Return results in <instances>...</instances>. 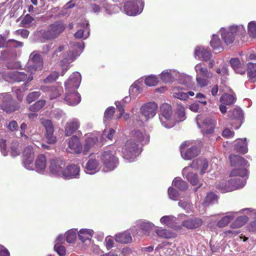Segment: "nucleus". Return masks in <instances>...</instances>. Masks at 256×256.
<instances>
[{
	"instance_id": "nucleus-1",
	"label": "nucleus",
	"mask_w": 256,
	"mask_h": 256,
	"mask_svg": "<svg viewBox=\"0 0 256 256\" xmlns=\"http://www.w3.org/2000/svg\"><path fill=\"white\" fill-rule=\"evenodd\" d=\"M66 28L62 20H58L49 24L46 30L42 32V38L46 40H54L64 32Z\"/></svg>"
},
{
	"instance_id": "nucleus-2",
	"label": "nucleus",
	"mask_w": 256,
	"mask_h": 256,
	"mask_svg": "<svg viewBox=\"0 0 256 256\" xmlns=\"http://www.w3.org/2000/svg\"><path fill=\"white\" fill-rule=\"evenodd\" d=\"M100 160L104 168L108 170H114L118 164V159L114 150L106 148L100 154Z\"/></svg>"
},
{
	"instance_id": "nucleus-3",
	"label": "nucleus",
	"mask_w": 256,
	"mask_h": 256,
	"mask_svg": "<svg viewBox=\"0 0 256 256\" xmlns=\"http://www.w3.org/2000/svg\"><path fill=\"white\" fill-rule=\"evenodd\" d=\"M138 146V144L135 142V139L128 140L122 148L123 158L130 160L134 159L140 152Z\"/></svg>"
},
{
	"instance_id": "nucleus-4",
	"label": "nucleus",
	"mask_w": 256,
	"mask_h": 256,
	"mask_svg": "<svg viewBox=\"0 0 256 256\" xmlns=\"http://www.w3.org/2000/svg\"><path fill=\"white\" fill-rule=\"evenodd\" d=\"M2 96V99L0 107L4 111L10 114L20 110V103L14 100L11 94L4 93Z\"/></svg>"
},
{
	"instance_id": "nucleus-5",
	"label": "nucleus",
	"mask_w": 256,
	"mask_h": 256,
	"mask_svg": "<svg viewBox=\"0 0 256 256\" xmlns=\"http://www.w3.org/2000/svg\"><path fill=\"white\" fill-rule=\"evenodd\" d=\"M182 158L186 160H192L196 157L200 152V149L196 146L192 145L188 141L182 142L180 146Z\"/></svg>"
},
{
	"instance_id": "nucleus-6",
	"label": "nucleus",
	"mask_w": 256,
	"mask_h": 256,
	"mask_svg": "<svg viewBox=\"0 0 256 256\" xmlns=\"http://www.w3.org/2000/svg\"><path fill=\"white\" fill-rule=\"evenodd\" d=\"M44 66V60L40 54L34 51L30 56L27 66V70L31 74H34L38 70H41Z\"/></svg>"
},
{
	"instance_id": "nucleus-7",
	"label": "nucleus",
	"mask_w": 256,
	"mask_h": 256,
	"mask_svg": "<svg viewBox=\"0 0 256 256\" xmlns=\"http://www.w3.org/2000/svg\"><path fill=\"white\" fill-rule=\"evenodd\" d=\"M245 183L246 182L242 178H234L226 182L224 184H220L219 186L222 192H226L242 188L244 186Z\"/></svg>"
},
{
	"instance_id": "nucleus-8",
	"label": "nucleus",
	"mask_w": 256,
	"mask_h": 256,
	"mask_svg": "<svg viewBox=\"0 0 256 256\" xmlns=\"http://www.w3.org/2000/svg\"><path fill=\"white\" fill-rule=\"evenodd\" d=\"M160 114L159 118L162 124L166 128H170L172 110L171 106L168 104H164L160 106Z\"/></svg>"
},
{
	"instance_id": "nucleus-9",
	"label": "nucleus",
	"mask_w": 256,
	"mask_h": 256,
	"mask_svg": "<svg viewBox=\"0 0 256 256\" xmlns=\"http://www.w3.org/2000/svg\"><path fill=\"white\" fill-rule=\"evenodd\" d=\"M143 2L140 0L128 1L124 4V10L126 14L134 16L141 12Z\"/></svg>"
},
{
	"instance_id": "nucleus-10",
	"label": "nucleus",
	"mask_w": 256,
	"mask_h": 256,
	"mask_svg": "<svg viewBox=\"0 0 256 256\" xmlns=\"http://www.w3.org/2000/svg\"><path fill=\"white\" fill-rule=\"evenodd\" d=\"M64 166V162L60 158H52L50 161V170L53 174L61 176Z\"/></svg>"
},
{
	"instance_id": "nucleus-11",
	"label": "nucleus",
	"mask_w": 256,
	"mask_h": 256,
	"mask_svg": "<svg viewBox=\"0 0 256 256\" xmlns=\"http://www.w3.org/2000/svg\"><path fill=\"white\" fill-rule=\"evenodd\" d=\"M80 73H74L65 82L66 90L67 91L76 90L80 86Z\"/></svg>"
},
{
	"instance_id": "nucleus-12",
	"label": "nucleus",
	"mask_w": 256,
	"mask_h": 256,
	"mask_svg": "<svg viewBox=\"0 0 256 256\" xmlns=\"http://www.w3.org/2000/svg\"><path fill=\"white\" fill-rule=\"evenodd\" d=\"M41 124L45 128L46 131V138L49 144H52L56 142V138L54 136V128L53 124L50 120H42Z\"/></svg>"
},
{
	"instance_id": "nucleus-13",
	"label": "nucleus",
	"mask_w": 256,
	"mask_h": 256,
	"mask_svg": "<svg viewBox=\"0 0 256 256\" xmlns=\"http://www.w3.org/2000/svg\"><path fill=\"white\" fill-rule=\"evenodd\" d=\"M204 222L201 218L192 216L183 220L182 226L188 230H195L200 228Z\"/></svg>"
},
{
	"instance_id": "nucleus-14",
	"label": "nucleus",
	"mask_w": 256,
	"mask_h": 256,
	"mask_svg": "<svg viewBox=\"0 0 256 256\" xmlns=\"http://www.w3.org/2000/svg\"><path fill=\"white\" fill-rule=\"evenodd\" d=\"M239 28L238 26H232L222 33V38L226 45L234 42Z\"/></svg>"
},
{
	"instance_id": "nucleus-15",
	"label": "nucleus",
	"mask_w": 256,
	"mask_h": 256,
	"mask_svg": "<svg viewBox=\"0 0 256 256\" xmlns=\"http://www.w3.org/2000/svg\"><path fill=\"white\" fill-rule=\"evenodd\" d=\"M157 104L154 102H148L140 108L142 114L147 118H153L156 114Z\"/></svg>"
},
{
	"instance_id": "nucleus-16",
	"label": "nucleus",
	"mask_w": 256,
	"mask_h": 256,
	"mask_svg": "<svg viewBox=\"0 0 256 256\" xmlns=\"http://www.w3.org/2000/svg\"><path fill=\"white\" fill-rule=\"evenodd\" d=\"M80 171V168L76 165H69L63 170L61 176L66 180L78 178Z\"/></svg>"
},
{
	"instance_id": "nucleus-17",
	"label": "nucleus",
	"mask_w": 256,
	"mask_h": 256,
	"mask_svg": "<svg viewBox=\"0 0 256 256\" xmlns=\"http://www.w3.org/2000/svg\"><path fill=\"white\" fill-rule=\"evenodd\" d=\"M22 157L24 166L28 168L34 160V154L33 147L31 146H26L22 152Z\"/></svg>"
},
{
	"instance_id": "nucleus-18",
	"label": "nucleus",
	"mask_w": 256,
	"mask_h": 256,
	"mask_svg": "<svg viewBox=\"0 0 256 256\" xmlns=\"http://www.w3.org/2000/svg\"><path fill=\"white\" fill-rule=\"evenodd\" d=\"M40 89L44 92L48 94L50 100H53L58 97L63 92L62 87H58L56 86H42Z\"/></svg>"
},
{
	"instance_id": "nucleus-19",
	"label": "nucleus",
	"mask_w": 256,
	"mask_h": 256,
	"mask_svg": "<svg viewBox=\"0 0 256 256\" xmlns=\"http://www.w3.org/2000/svg\"><path fill=\"white\" fill-rule=\"evenodd\" d=\"M68 148L70 150L72 153L82 152V145L78 136H73L68 140Z\"/></svg>"
},
{
	"instance_id": "nucleus-20",
	"label": "nucleus",
	"mask_w": 256,
	"mask_h": 256,
	"mask_svg": "<svg viewBox=\"0 0 256 256\" xmlns=\"http://www.w3.org/2000/svg\"><path fill=\"white\" fill-rule=\"evenodd\" d=\"M80 122L78 118H74L69 120L64 127L66 136H72L80 128Z\"/></svg>"
},
{
	"instance_id": "nucleus-21",
	"label": "nucleus",
	"mask_w": 256,
	"mask_h": 256,
	"mask_svg": "<svg viewBox=\"0 0 256 256\" xmlns=\"http://www.w3.org/2000/svg\"><path fill=\"white\" fill-rule=\"evenodd\" d=\"M216 122L210 118H206L202 122L201 128L203 134L213 133L216 126Z\"/></svg>"
},
{
	"instance_id": "nucleus-22",
	"label": "nucleus",
	"mask_w": 256,
	"mask_h": 256,
	"mask_svg": "<svg viewBox=\"0 0 256 256\" xmlns=\"http://www.w3.org/2000/svg\"><path fill=\"white\" fill-rule=\"evenodd\" d=\"M64 100L68 104L74 106L80 102L81 97L76 90L68 91L66 94Z\"/></svg>"
},
{
	"instance_id": "nucleus-23",
	"label": "nucleus",
	"mask_w": 256,
	"mask_h": 256,
	"mask_svg": "<svg viewBox=\"0 0 256 256\" xmlns=\"http://www.w3.org/2000/svg\"><path fill=\"white\" fill-rule=\"evenodd\" d=\"M196 57L204 61L207 62L210 60L212 56L210 51L204 47L197 46L194 50Z\"/></svg>"
},
{
	"instance_id": "nucleus-24",
	"label": "nucleus",
	"mask_w": 256,
	"mask_h": 256,
	"mask_svg": "<svg viewBox=\"0 0 256 256\" xmlns=\"http://www.w3.org/2000/svg\"><path fill=\"white\" fill-rule=\"evenodd\" d=\"M115 240L120 244H128L132 242V237L130 233L127 231L120 232L114 236Z\"/></svg>"
},
{
	"instance_id": "nucleus-25",
	"label": "nucleus",
	"mask_w": 256,
	"mask_h": 256,
	"mask_svg": "<svg viewBox=\"0 0 256 256\" xmlns=\"http://www.w3.org/2000/svg\"><path fill=\"white\" fill-rule=\"evenodd\" d=\"M12 78L18 82H29L32 80V74L28 76L24 72H14L12 74Z\"/></svg>"
},
{
	"instance_id": "nucleus-26",
	"label": "nucleus",
	"mask_w": 256,
	"mask_h": 256,
	"mask_svg": "<svg viewBox=\"0 0 256 256\" xmlns=\"http://www.w3.org/2000/svg\"><path fill=\"white\" fill-rule=\"evenodd\" d=\"M230 64L236 73L244 74L246 72V69L243 64L240 62L238 58H231Z\"/></svg>"
},
{
	"instance_id": "nucleus-27",
	"label": "nucleus",
	"mask_w": 256,
	"mask_h": 256,
	"mask_svg": "<svg viewBox=\"0 0 256 256\" xmlns=\"http://www.w3.org/2000/svg\"><path fill=\"white\" fill-rule=\"evenodd\" d=\"M230 160L232 166H246L248 163V161L244 158L238 155H230Z\"/></svg>"
},
{
	"instance_id": "nucleus-28",
	"label": "nucleus",
	"mask_w": 256,
	"mask_h": 256,
	"mask_svg": "<svg viewBox=\"0 0 256 256\" xmlns=\"http://www.w3.org/2000/svg\"><path fill=\"white\" fill-rule=\"evenodd\" d=\"M36 168L38 172H42L46 168V159L44 154L38 155L36 159Z\"/></svg>"
},
{
	"instance_id": "nucleus-29",
	"label": "nucleus",
	"mask_w": 256,
	"mask_h": 256,
	"mask_svg": "<svg viewBox=\"0 0 256 256\" xmlns=\"http://www.w3.org/2000/svg\"><path fill=\"white\" fill-rule=\"evenodd\" d=\"M234 150L242 154L246 153L248 148L246 138L238 140L234 145Z\"/></svg>"
},
{
	"instance_id": "nucleus-30",
	"label": "nucleus",
	"mask_w": 256,
	"mask_h": 256,
	"mask_svg": "<svg viewBox=\"0 0 256 256\" xmlns=\"http://www.w3.org/2000/svg\"><path fill=\"white\" fill-rule=\"evenodd\" d=\"M132 138H131L135 139V142L137 144L143 142L144 140L146 142L148 141V138L145 132H142L139 130H134L132 132Z\"/></svg>"
},
{
	"instance_id": "nucleus-31",
	"label": "nucleus",
	"mask_w": 256,
	"mask_h": 256,
	"mask_svg": "<svg viewBox=\"0 0 256 256\" xmlns=\"http://www.w3.org/2000/svg\"><path fill=\"white\" fill-rule=\"evenodd\" d=\"M154 226V224L150 222H144L140 225V230L138 232V235L144 234L148 235Z\"/></svg>"
},
{
	"instance_id": "nucleus-32",
	"label": "nucleus",
	"mask_w": 256,
	"mask_h": 256,
	"mask_svg": "<svg viewBox=\"0 0 256 256\" xmlns=\"http://www.w3.org/2000/svg\"><path fill=\"white\" fill-rule=\"evenodd\" d=\"M236 100L235 94H230L228 93L223 94L220 98V102L225 105L230 106L234 104Z\"/></svg>"
},
{
	"instance_id": "nucleus-33",
	"label": "nucleus",
	"mask_w": 256,
	"mask_h": 256,
	"mask_svg": "<svg viewBox=\"0 0 256 256\" xmlns=\"http://www.w3.org/2000/svg\"><path fill=\"white\" fill-rule=\"evenodd\" d=\"M210 46L216 53L220 52L223 50L221 40L216 35H213L210 41Z\"/></svg>"
},
{
	"instance_id": "nucleus-34",
	"label": "nucleus",
	"mask_w": 256,
	"mask_h": 256,
	"mask_svg": "<svg viewBox=\"0 0 256 256\" xmlns=\"http://www.w3.org/2000/svg\"><path fill=\"white\" fill-rule=\"evenodd\" d=\"M249 80L251 82H256V63L248 62L247 64Z\"/></svg>"
},
{
	"instance_id": "nucleus-35",
	"label": "nucleus",
	"mask_w": 256,
	"mask_h": 256,
	"mask_svg": "<svg viewBox=\"0 0 256 256\" xmlns=\"http://www.w3.org/2000/svg\"><path fill=\"white\" fill-rule=\"evenodd\" d=\"M93 231L88 229H82L80 230L78 235V238L82 242L86 240H90L92 236Z\"/></svg>"
},
{
	"instance_id": "nucleus-36",
	"label": "nucleus",
	"mask_w": 256,
	"mask_h": 256,
	"mask_svg": "<svg viewBox=\"0 0 256 256\" xmlns=\"http://www.w3.org/2000/svg\"><path fill=\"white\" fill-rule=\"evenodd\" d=\"M98 141V139L96 137H88L85 140L84 148L82 150V154H86L90 150L92 147Z\"/></svg>"
},
{
	"instance_id": "nucleus-37",
	"label": "nucleus",
	"mask_w": 256,
	"mask_h": 256,
	"mask_svg": "<svg viewBox=\"0 0 256 256\" xmlns=\"http://www.w3.org/2000/svg\"><path fill=\"white\" fill-rule=\"evenodd\" d=\"M248 219V217L246 216H238L230 224V228H240L246 223Z\"/></svg>"
},
{
	"instance_id": "nucleus-38",
	"label": "nucleus",
	"mask_w": 256,
	"mask_h": 256,
	"mask_svg": "<svg viewBox=\"0 0 256 256\" xmlns=\"http://www.w3.org/2000/svg\"><path fill=\"white\" fill-rule=\"evenodd\" d=\"M10 154L12 157L18 156L20 154V146L19 142L16 140L12 142L10 145Z\"/></svg>"
},
{
	"instance_id": "nucleus-39",
	"label": "nucleus",
	"mask_w": 256,
	"mask_h": 256,
	"mask_svg": "<svg viewBox=\"0 0 256 256\" xmlns=\"http://www.w3.org/2000/svg\"><path fill=\"white\" fill-rule=\"evenodd\" d=\"M172 185L180 190H186L188 188L186 182L180 178H174L172 181Z\"/></svg>"
},
{
	"instance_id": "nucleus-40",
	"label": "nucleus",
	"mask_w": 256,
	"mask_h": 256,
	"mask_svg": "<svg viewBox=\"0 0 256 256\" xmlns=\"http://www.w3.org/2000/svg\"><path fill=\"white\" fill-rule=\"evenodd\" d=\"M155 232L158 236L164 238H170L174 237V233L166 229L158 228L155 230Z\"/></svg>"
},
{
	"instance_id": "nucleus-41",
	"label": "nucleus",
	"mask_w": 256,
	"mask_h": 256,
	"mask_svg": "<svg viewBox=\"0 0 256 256\" xmlns=\"http://www.w3.org/2000/svg\"><path fill=\"white\" fill-rule=\"evenodd\" d=\"M196 72L206 78L212 77V74L205 67H203L201 64H196L195 66Z\"/></svg>"
},
{
	"instance_id": "nucleus-42",
	"label": "nucleus",
	"mask_w": 256,
	"mask_h": 256,
	"mask_svg": "<svg viewBox=\"0 0 256 256\" xmlns=\"http://www.w3.org/2000/svg\"><path fill=\"white\" fill-rule=\"evenodd\" d=\"M233 214H228L222 217L217 223V226L220 228L226 226L234 218Z\"/></svg>"
},
{
	"instance_id": "nucleus-43",
	"label": "nucleus",
	"mask_w": 256,
	"mask_h": 256,
	"mask_svg": "<svg viewBox=\"0 0 256 256\" xmlns=\"http://www.w3.org/2000/svg\"><path fill=\"white\" fill-rule=\"evenodd\" d=\"M175 219L174 216H166L162 217L160 221L162 223L168 226L174 228L176 226L174 222Z\"/></svg>"
},
{
	"instance_id": "nucleus-44",
	"label": "nucleus",
	"mask_w": 256,
	"mask_h": 256,
	"mask_svg": "<svg viewBox=\"0 0 256 256\" xmlns=\"http://www.w3.org/2000/svg\"><path fill=\"white\" fill-rule=\"evenodd\" d=\"M248 170L244 168H238L232 170L230 174V176L244 177L247 175Z\"/></svg>"
},
{
	"instance_id": "nucleus-45",
	"label": "nucleus",
	"mask_w": 256,
	"mask_h": 256,
	"mask_svg": "<svg viewBox=\"0 0 256 256\" xmlns=\"http://www.w3.org/2000/svg\"><path fill=\"white\" fill-rule=\"evenodd\" d=\"M46 104L44 100H39L36 102L34 104L31 105L29 107L30 111L32 112H36L42 109Z\"/></svg>"
},
{
	"instance_id": "nucleus-46",
	"label": "nucleus",
	"mask_w": 256,
	"mask_h": 256,
	"mask_svg": "<svg viewBox=\"0 0 256 256\" xmlns=\"http://www.w3.org/2000/svg\"><path fill=\"white\" fill-rule=\"evenodd\" d=\"M76 238V230H70L66 233V240L67 242L74 243Z\"/></svg>"
},
{
	"instance_id": "nucleus-47",
	"label": "nucleus",
	"mask_w": 256,
	"mask_h": 256,
	"mask_svg": "<svg viewBox=\"0 0 256 256\" xmlns=\"http://www.w3.org/2000/svg\"><path fill=\"white\" fill-rule=\"evenodd\" d=\"M173 96L181 100H186L188 98V93L180 90L178 88L175 87L172 90Z\"/></svg>"
},
{
	"instance_id": "nucleus-48",
	"label": "nucleus",
	"mask_w": 256,
	"mask_h": 256,
	"mask_svg": "<svg viewBox=\"0 0 256 256\" xmlns=\"http://www.w3.org/2000/svg\"><path fill=\"white\" fill-rule=\"evenodd\" d=\"M158 79L155 76H149L144 80V84L149 86H156L158 82Z\"/></svg>"
},
{
	"instance_id": "nucleus-49",
	"label": "nucleus",
	"mask_w": 256,
	"mask_h": 256,
	"mask_svg": "<svg viewBox=\"0 0 256 256\" xmlns=\"http://www.w3.org/2000/svg\"><path fill=\"white\" fill-rule=\"evenodd\" d=\"M34 20V18L30 16V14H26L22 18L21 22V24L24 27L30 28Z\"/></svg>"
},
{
	"instance_id": "nucleus-50",
	"label": "nucleus",
	"mask_w": 256,
	"mask_h": 256,
	"mask_svg": "<svg viewBox=\"0 0 256 256\" xmlns=\"http://www.w3.org/2000/svg\"><path fill=\"white\" fill-rule=\"evenodd\" d=\"M188 181L192 185L196 186L199 184L198 175L193 172H188L186 176Z\"/></svg>"
},
{
	"instance_id": "nucleus-51",
	"label": "nucleus",
	"mask_w": 256,
	"mask_h": 256,
	"mask_svg": "<svg viewBox=\"0 0 256 256\" xmlns=\"http://www.w3.org/2000/svg\"><path fill=\"white\" fill-rule=\"evenodd\" d=\"M59 76V73L58 72H52L44 80V82L46 84L56 81L58 78Z\"/></svg>"
},
{
	"instance_id": "nucleus-52",
	"label": "nucleus",
	"mask_w": 256,
	"mask_h": 256,
	"mask_svg": "<svg viewBox=\"0 0 256 256\" xmlns=\"http://www.w3.org/2000/svg\"><path fill=\"white\" fill-rule=\"evenodd\" d=\"M40 96V92H33L29 93L26 96V100L28 104H30L36 100Z\"/></svg>"
},
{
	"instance_id": "nucleus-53",
	"label": "nucleus",
	"mask_w": 256,
	"mask_h": 256,
	"mask_svg": "<svg viewBox=\"0 0 256 256\" xmlns=\"http://www.w3.org/2000/svg\"><path fill=\"white\" fill-rule=\"evenodd\" d=\"M23 46V42L17 41L13 39H10L7 41L6 47L16 48H20Z\"/></svg>"
},
{
	"instance_id": "nucleus-54",
	"label": "nucleus",
	"mask_w": 256,
	"mask_h": 256,
	"mask_svg": "<svg viewBox=\"0 0 256 256\" xmlns=\"http://www.w3.org/2000/svg\"><path fill=\"white\" fill-rule=\"evenodd\" d=\"M248 34L252 38L256 37V23L254 22H250L248 23Z\"/></svg>"
},
{
	"instance_id": "nucleus-55",
	"label": "nucleus",
	"mask_w": 256,
	"mask_h": 256,
	"mask_svg": "<svg viewBox=\"0 0 256 256\" xmlns=\"http://www.w3.org/2000/svg\"><path fill=\"white\" fill-rule=\"evenodd\" d=\"M98 163L96 159H90L87 162L86 168L88 170H95L97 168Z\"/></svg>"
},
{
	"instance_id": "nucleus-56",
	"label": "nucleus",
	"mask_w": 256,
	"mask_h": 256,
	"mask_svg": "<svg viewBox=\"0 0 256 256\" xmlns=\"http://www.w3.org/2000/svg\"><path fill=\"white\" fill-rule=\"evenodd\" d=\"M176 114L180 121H183L186 118L185 109L184 106H178L176 109Z\"/></svg>"
},
{
	"instance_id": "nucleus-57",
	"label": "nucleus",
	"mask_w": 256,
	"mask_h": 256,
	"mask_svg": "<svg viewBox=\"0 0 256 256\" xmlns=\"http://www.w3.org/2000/svg\"><path fill=\"white\" fill-rule=\"evenodd\" d=\"M54 248L60 256H64L66 254V248L61 244L56 243Z\"/></svg>"
},
{
	"instance_id": "nucleus-58",
	"label": "nucleus",
	"mask_w": 256,
	"mask_h": 256,
	"mask_svg": "<svg viewBox=\"0 0 256 256\" xmlns=\"http://www.w3.org/2000/svg\"><path fill=\"white\" fill-rule=\"evenodd\" d=\"M168 194L170 198L173 200H176L179 196L178 192L172 187L169 188L168 189Z\"/></svg>"
},
{
	"instance_id": "nucleus-59",
	"label": "nucleus",
	"mask_w": 256,
	"mask_h": 256,
	"mask_svg": "<svg viewBox=\"0 0 256 256\" xmlns=\"http://www.w3.org/2000/svg\"><path fill=\"white\" fill-rule=\"evenodd\" d=\"M115 112V108L114 107L107 108L104 112V118L107 119H111Z\"/></svg>"
},
{
	"instance_id": "nucleus-60",
	"label": "nucleus",
	"mask_w": 256,
	"mask_h": 256,
	"mask_svg": "<svg viewBox=\"0 0 256 256\" xmlns=\"http://www.w3.org/2000/svg\"><path fill=\"white\" fill-rule=\"evenodd\" d=\"M115 104L120 112L119 115L118 117V118H121L124 112V106L122 104V102H116Z\"/></svg>"
},
{
	"instance_id": "nucleus-61",
	"label": "nucleus",
	"mask_w": 256,
	"mask_h": 256,
	"mask_svg": "<svg viewBox=\"0 0 256 256\" xmlns=\"http://www.w3.org/2000/svg\"><path fill=\"white\" fill-rule=\"evenodd\" d=\"M202 160L196 159L194 160L190 164V167L192 168L198 170L200 168Z\"/></svg>"
},
{
	"instance_id": "nucleus-62",
	"label": "nucleus",
	"mask_w": 256,
	"mask_h": 256,
	"mask_svg": "<svg viewBox=\"0 0 256 256\" xmlns=\"http://www.w3.org/2000/svg\"><path fill=\"white\" fill-rule=\"evenodd\" d=\"M206 78H202L200 76H197L196 80L198 82V84L201 87L204 86L208 84V80Z\"/></svg>"
},
{
	"instance_id": "nucleus-63",
	"label": "nucleus",
	"mask_w": 256,
	"mask_h": 256,
	"mask_svg": "<svg viewBox=\"0 0 256 256\" xmlns=\"http://www.w3.org/2000/svg\"><path fill=\"white\" fill-rule=\"evenodd\" d=\"M217 198L216 195L212 192H209L207 194V196L206 197L204 202L206 203H210L214 200H216Z\"/></svg>"
},
{
	"instance_id": "nucleus-64",
	"label": "nucleus",
	"mask_w": 256,
	"mask_h": 256,
	"mask_svg": "<svg viewBox=\"0 0 256 256\" xmlns=\"http://www.w3.org/2000/svg\"><path fill=\"white\" fill-rule=\"evenodd\" d=\"M234 134V132L232 131L228 128H225L222 132V136L226 138H232Z\"/></svg>"
}]
</instances>
